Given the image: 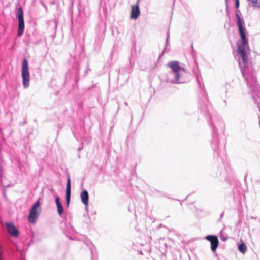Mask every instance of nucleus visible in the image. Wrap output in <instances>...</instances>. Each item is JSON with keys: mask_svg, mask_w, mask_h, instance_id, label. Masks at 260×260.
Segmentation results:
<instances>
[{"mask_svg": "<svg viewBox=\"0 0 260 260\" xmlns=\"http://www.w3.org/2000/svg\"><path fill=\"white\" fill-rule=\"evenodd\" d=\"M168 66L171 69L167 75L166 82L172 84H182L189 81L188 78L184 77L185 70L180 67V62L177 61H170Z\"/></svg>", "mask_w": 260, "mask_h": 260, "instance_id": "1", "label": "nucleus"}, {"mask_svg": "<svg viewBox=\"0 0 260 260\" xmlns=\"http://www.w3.org/2000/svg\"><path fill=\"white\" fill-rule=\"evenodd\" d=\"M40 203L39 200L36 201L29 210L28 220L31 224H35L39 217L40 211Z\"/></svg>", "mask_w": 260, "mask_h": 260, "instance_id": "2", "label": "nucleus"}, {"mask_svg": "<svg viewBox=\"0 0 260 260\" xmlns=\"http://www.w3.org/2000/svg\"><path fill=\"white\" fill-rule=\"evenodd\" d=\"M22 84L25 89L27 88L29 86V73L28 71V62L26 59H24L22 64Z\"/></svg>", "mask_w": 260, "mask_h": 260, "instance_id": "3", "label": "nucleus"}, {"mask_svg": "<svg viewBox=\"0 0 260 260\" xmlns=\"http://www.w3.org/2000/svg\"><path fill=\"white\" fill-rule=\"evenodd\" d=\"M205 239L210 242L211 250L215 252L219 245L218 237L215 235H208L205 237Z\"/></svg>", "mask_w": 260, "mask_h": 260, "instance_id": "4", "label": "nucleus"}, {"mask_svg": "<svg viewBox=\"0 0 260 260\" xmlns=\"http://www.w3.org/2000/svg\"><path fill=\"white\" fill-rule=\"evenodd\" d=\"M140 0H137L135 5L131 6V18L133 19H137L140 14V11L139 7Z\"/></svg>", "mask_w": 260, "mask_h": 260, "instance_id": "5", "label": "nucleus"}, {"mask_svg": "<svg viewBox=\"0 0 260 260\" xmlns=\"http://www.w3.org/2000/svg\"><path fill=\"white\" fill-rule=\"evenodd\" d=\"M71 198V180L69 174H68V178L67 181L66 190V201L67 207L69 206Z\"/></svg>", "mask_w": 260, "mask_h": 260, "instance_id": "6", "label": "nucleus"}, {"mask_svg": "<svg viewBox=\"0 0 260 260\" xmlns=\"http://www.w3.org/2000/svg\"><path fill=\"white\" fill-rule=\"evenodd\" d=\"M6 226L8 233L10 235L13 237H17L18 236V230L14 224L10 223H7Z\"/></svg>", "mask_w": 260, "mask_h": 260, "instance_id": "7", "label": "nucleus"}, {"mask_svg": "<svg viewBox=\"0 0 260 260\" xmlns=\"http://www.w3.org/2000/svg\"><path fill=\"white\" fill-rule=\"evenodd\" d=\"M80 198L83 204L87 208L88 206V201H89V194L88 191L84 189L83 190L80 194Z\"/></svg>", "mask_w": 260, "mask_h": 260, "instance_id": "8", "label": "nucleus"}, {"mask_svg": "<svg viewBox=\"0 0 260 260\" xmlns=\"http://www.w3.org/2000/svg\"><path fill=\"white\" fill-rule=\"evenodd\" d=\"M212 146L214 151H216L218 148V136L215 129L213 130Z\"/></svg>", "mask_w": 260, "mask_h": 260, "instance_id": "9", "label": "nucleus"}, {"mask_svg": "<svg viewBox=\"0 0 260 260\" xmlns=\"http://www.w3.org/2000/svg\"><path fill=\"white\" fill-rule=\"evenodd\" d=\"M18 36L20 37L22 35L24 30V21L23 19H18Z\"/></svg>", "mask_w": 260, "mask_h": 260, "instance_id": "10", "label": "nucleus"}, {"mask_svg": "<svg viewBox=\"0 0 260 260\" xmlns=\"http://www.w3.org/2000/svg\"><path fill=\"white\" fill-rule=\"evenodd\" d=\"M55 203L57 206V212H58V214L60 216H61L63 212V207L61 205V203L60 201V199H59V197H56L55 198Z\"/></svg>", "mask_w": 260, "mask_h": 260, "instance_id": "11", "label": "nucleus"}, {"mask_svg": "<svg viewBox=\"0 0 260 260\" xmlns=\"http://www.w3.org/2000/svg\"><path fill=\"white\" fill-rule=\"evenodd\" d=\"M249 5L252 6L253 8H260V0H247Z\"/></svg>", "mask_w": 260, "mask_h": 260, "instance_id": "12", "label": "nucleus"}, {"mask_svg": "<svg viewBox=\"0 0 260 260\" xmlns=\"http://www.w3.org/2000/svg\"><path fill=\"white\" fill-rule=\"evenodd\" d=\"M199 108L201 109V111L203 112L206 113L208 111V108L207 104L203 101L199 102Z\"/></svg>", "mask_w": 260, "mask_h": 260, "instance_id": "13", "label": "nucleus"}, {"mask_svg": "<svg viewBox=\"0 0 260 260\" xmlns=\"http://www.w3.org/2000/svg\"><path fill=\"white\" fill-rule=\"evenodd\" d=\"M238 250L242 253L244 254L247 251V246L244 243H242L238 245Z\"/></svg>", "mask_w": 260, "mask_h": 260, "instance_id": "14", "label": "nucleus"}, {"mask_svg": "<svg viewBox=\"0 0 260 260\" xmlns=\"http://www.w3.org/2000/svg\"><path fill=\"white\" fill-rule=\"evenodd\" d=\"M18 19H23V10L21 7H19L18 8V15H17Z\"/></svg>", "mask_w": 260, "mask_h": 260, "instance_id": "15", "label": "nucleus"}, {"mask_svg": "<svg viewBox=\"0 0 260 260\" xmlns=\"http://www.w3.org/2000/svg\"><path fill=\"white\" fill-rule=\"evenodd\" d=\"M235 7L237 9H238L239 7V0H235ZM226 3V11L228 12V3L229 0H225Z\"/></svg>", "mask_w": 260, "mask_h": 260, "instance_id": "16", "label": "nucleus"}, {"mask_svg": "<svg viewBox=\"0 0 260 260\" xmlns=\"http://www.w3.org/2000/svg\"><path fill=\"white\" fill-rule=\"evenodd\" d=\"M169 34H170V32H169V30H168V33H167V38H166V45H167L168 42V40H169Z\"/></svg>", "mask_w": 260, "mask_h": 260, "instance_id": "17", "label": "nucleus"}, {"mask_svg": "<svg viewBox=\"0 0 260 260\" xmlns=\"http://www.w3.org/2000/svg\"><path fill=\"white\" fill-rule=\"evenodd\" d=\"M221 239L223 241H225L227 240V238H226L223 237V238H221Z\"/></svg>", "mask_w": 260, "mask_h": 260, "instance_id": "18", "label": "nucleus"}, {"mask_svg": "<svg viewBox=\"0 0 260 260\" xmlns=\"http://www.w3.org/2000/svg\"><path fill=\"white\" fill-rule=\"evenodd\" d=\"M1 255H2V253H1V252L0 251V260H1Z\"/></svg>", "mask_w": 260, "mask_h": 260, "instance_id": "19", "label": "nucleus"}, {"mask_svg": "<svg viewBox=\"0 0 260 260\" xmlns=\"http://www.w3.org/2000/svg\"><path fill=\"white\" fill-rule=\"evenodd\" d=\"M162 54H163V52L160 55H159V58L161 57V56H162Z\"/></svg>", "mask_w": 260, "mask_h": 260, "instance_id": "20", "label": "nucleus"}, {"mask_svg": "<svg viewBox=\"0 0 260 260\" xmlns=\"http://www.w3.org/2000/svg\"><path fill=\"white\" fill-rule=\"evenodd\" d=\"M124 104H125V105H126V106L128 105V103H127V102H125V103H124Z\"/></svg>", "mask_w": 260, "mask_h": 260, "instance_id": "21", "label": "nucleus"}, {"mask_svg": "<svg viewBox=\"0 0 260 260\" xmlns=\"http://www.w3.org/2000/svg\"><path fill=\"white\" fill-rule=\"evenodd\" d=\"M223 213H222L221 214V217H222L223 216Z\"/></svg>", "mask_w": 260, "mask_h": 260, "instance_id": "22", "label": "nucleus"}]
</instances>
